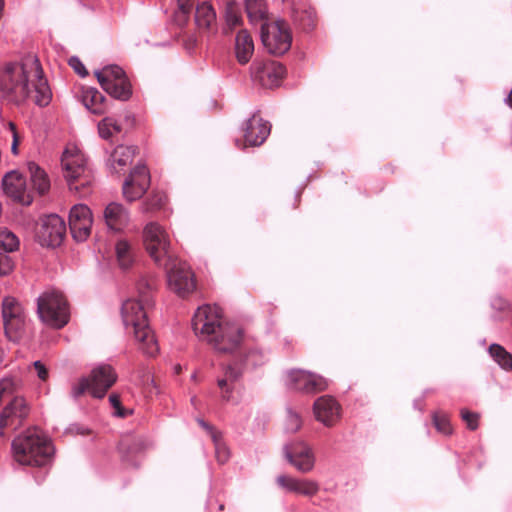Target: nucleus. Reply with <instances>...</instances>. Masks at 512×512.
Instances as JSON below:
<instances>
[{
	"instance_id": "f257e3e1",
	"label": "nucleus",
	"mask_w": 512,
	"mask_h": 512,
	"mask_svg": "<svg viewBox=\"0 0 512 512\" xmlns=\"http://www.w3.org/2000/svg\"><path fill=\"white\" fill-rule=\"evenodd\" d=\"M0 95L15 104L31 101L40 107L47 106L52 92L39 60L27 56L19 62L0 63Z\"/></svg>"
},
{
	"instance_id": "f03ea898",
	"label": "nucleus",
	"mask_w": 512,
	"mask_h": 512,
	"mask_svg": "<svg viewBox=\"0 0 512 512\" xmlns=\"http://www.w3.org/2000/svg\"><path fill=\"white\" fill-rule=\"evenodd\" d=\"M193 330L219 353H233L238 350L244 339L243 326L226 319L223 310L217 305L199 307L193 317Z\"/></svg>"
},
{
	"instance_id": "7ed1b4c3",
	"label": "nucleus",
	"mask_w": 512,
	"mask_h": 512,
	"mask_svg": "<svg viewBox=\"0 0 512 512\" xmlns=\"http://www.w3.org/2000/svg\"><path fill=\"white\" fill-rule=\"evenodd\" d=\"M11 450L13 459L26 466H45L54 454L50 440L35 428L28 429L14 438Z\"/></svg>"
},
{
	"instance_id": "20e7f679",
	"label": "nucleus",
	"mask_w": 512,
	"mask_h": 512,
	"mask_svg": "<svg viewBox=\"0 0 512 512\" xmlns=\"http://www.w3.org/2000/svg\"><path fill=\"white\" fill-rule=\"evenodd\" d=\"M145 303L138 299H128L122 304V319L125 327H131L138 349L146 356L158 354L159 346L149 327Z\"/></svg>"
},
{
	"instance_id": "39448f33",
	"label": "nucleus",
	"mask_w": 512,
	"mask_h": 512,
	"mask_svg": "<svg viewBox=\"0 0 512 512\" xmlns=\"http://www.w3.org/2000/svg\"><path fill=\"white\" fill-rule=\"evenodd\" d=\"M61 166L69 189L81 197L89 194L93 177L82 151L75 145H68L61 157Z\"/></svg>"
},
{
	"instance_id": "423d86ee",
	"label": "nucleus",
	"mask_w": 512,
	"mask_h": 512,
	"mask_svg": "<svg viewBox=\"0 0 512 512\" xmlns=\"http://www.w3.org/2000/svg\"><path fill=\"white\" fill-rule=\"evenodd\" d=\"M37 312L41 321L53 328H62L69 321L67 301L57 290H46L38 297Z\"/></svg>"
},
{
	"instance_id": "0eeeda50",
	"label": "nucleus",
	"mask_w": 512,
	"mask_h": 512,
	"mask_svg": "<svg viewBox=\"0 0 512 512\" xmlns=\"http://www.w3.org/2000/svg\"><path fill=\"white\" fill-rule=\"evenodd\" d=\"M145 250L156 265L172 261L171 239L166 229L157 222H149L143 228Z\"/></svg>"
},
{
	"instance_id": "6e6552de",
	"label": "nucleus",
	"mask_w": 512,
	"mask_h": 512,
	"mask_svg": "<svg viewBox=\"0 0 512 512\" xmlns=\"http://www.w3.org/2000/svg\"><path fill=\"white\" fill-rule=\"evenodd\" d=\"M116 380L117 375L113 368L101 364L91 371L90 377H83L73 385L71 395L77 399L88 391L95 398H103Z\"/></svg>"
},
{
	"instance_id": "1a4fd4ad",
	"label": "nucleus",
	"mask_w": 512,
	"mask_h": 512,
	"mask_svg": "<svg viewBox=\"0 0 512 512\" xmlns=\"http://www.w3.org/2000/svg\"><path fill=\"white\" fill-rule=\"evenodd\" d=\"M101 87L113 98L126 101L132 95V86L124 72L117 65H109L95 72Z\"/></svg>"
},
{
	"instance_id": "9d476101",
	"label": "nucleus",
	"mask_w": 512,
	"mask_h": 512,
	"mask_svg": "<svg viewBox=\"0 0 512 512\" xmlns=\"http://www.w3.org/2000/svg\"><path fill=\"white\" fill-rule=\"evenodd\" d=\"M262 43L270 54L283 55L292 43L289 25L283 20L267 22L261 28Z\"/></svg>"
},
{
	"instance_id": "9b49d317",
	"label": "nucleus",
	"mask_w": 512,
	"mask_h": 512,
	"mask_svg": "<svg viewBox=\"0 0 512 512\" xmlns=\"http://www.w3.org/2000/svg\"><path fill=\"white\" fill-rule=\"evenodd\" d=\"M161 267L166 269L168 287L171 291L185 297L195 290L194 273L186 262L173 257L171 262L164 263Z\"/></svg>"
},
{
	"instance_id": "f8f14e48",
	"label": "nucleus",
	"mask_w": 512,
	"mask_h": 512,
	"mask_svg": "<svg viewBox=\"0 0 512 512\" xmlns=\"http://www.w3.org/2000/svg\"><path fill=\"white\" fill-rule=\"evenodd\" d=\"M285 71V67L281 63L273 60H255L251 65L253 80L265 88L279 86Z\"/></svg>"
},
{
	"instance_id": "ddd939ff",
	"label": "nucleus",
	"mask_w": 512,
	"mask_h": 512,
	"mask_svg": "<svg viewBox=\"0 0 512 512\" xmlns=\"http://www.w3.org/2000/svg\"><path fill=\"white\" fill-rule=\"evenodd\" d=\"M65 234L64 220L56 214H51L40 220L36 236L42 246L57 247L62 243Z\"/></svg>"
},
{
	"instance_id": "4468645a",
	"label": "nucleus",
	"mask_w": 512,
	"mask_h": 512,
	"mask_svg": "<svg viewBox=\"0 0 512 512\" xmlns=\"http://www.w3.org/2000/svg\"><path fill=\"white\" fill-rule=\"evenodd\" d=\"M286 385L304 393H318L328 387V381L321 375L301 370H290L286 375Z\"/></svg>"
},
{
	"instance_id": "2eb2a0df",
	"label": "nucleus",
	"mask_w": 512,
	"mask_h": 512,
	"mask_svg": "<svg viewBox=\"0 0 512 512\" xmlns=\"http://www.w3.org/2000/svg\"><path fill=\"white\" fill-rule=\"evenodd\" d=\"M30 405L24 397L15 396L2 410L0 414V430L6 428L18 429L28 418Z\"/></svg>"
},
{
	"instance_id": "dca6fc26",
	"label": "nucleus",
	"mask_w": 512,
	"mask_h": 512,
	"mask_svg": "<svg viewBox=\"0 0 512 512\" xmlns=\"http://www.w3.org/2000/svg\"><path fill=\"white\" fill-rule=\"evenodd\" d=\"M93 224L92 212L87 205L76 204L69 213V226L73 238L78 242L85 241Z\"/></svg>"
},
{
	"instance_id": "f3484780",
	"label": "nucleus",
	"mask_w": 512,
	"mask_h": 512,
	"mask_svg": "<svg viewBox=\"0 0 512 512\" xmlns=\"http://www.w3.org/2000/svg\"><path fill=\"white\" fill-rule=\"evenodd\" d=\"M4 194L13 201L23 205H30L33 201L30 190L27 188L26 180L16 170L7 172L2 179Z\"/></svg>"
},
{
	"instance_id": "a211bd4d",
	"label": "nucleus",
	"mask_w": 512,
	"mask_h": 512,
	"mask_svg": "<svg viewBox=\"0 0 512 512\" xmlns=\"http://www.w3.org/2000/svg\"><path fill=\"white\" fill-rule=\"evenodd\" d=\"M2 316L6 334L14 338L25 324L23 307L17 299L7 296L2 302Z\"/></svg>"
},
{
	"instance_id": "6ab92c4d",
	"label": "nucleus",
	"mask_w": 512,
	"mask_h": 512,
	"mask_svg": "<svg viewBox=\"0 0 512 512\" xmlns=\"http://www.w3.org/2000/svg\"><path fill=\"white\" fill-rule=\"evenodd\" d=\"M150 186V174L146 166L138 165L130 173L123 184V196L133 202L140 199Z\"/></svg>"
},
{
	"instance_id": "aec40b11",
	"label": "nucleus",
	"mask_w": 512,
	"mask_h": 512,
	"mask_svg": "<svg viewBox=\"0 0 512 512\" xmlns=\"http://www.w3.org/2000/svg\"><path fill=\"white\" fill-rule=\"evenodd\" d=\"M285 457L299 472L309 473L315 466V456L309 445L297 442L287 445L284 449Z\"/></svg>"
},
{
	"instance_id": "412c9836",
	"label": "nucleus",
	"mask_w": 512,
	"mask_h": 512,
	"mask_svg": "<svg viewBox=\"0 0 512 512\" xmlns=\"http://www.w3.org/2000/svg\"><path fill=\"white\" fill-rule=\"evenodd\" d=\"M313 412L317 421L326 427H332L341 417V406L334 397L324 395L314 402Z\"/></svg>"
},
{
	"instance_id": "4be33fe9",
	"label": "nucleus",
	"mask_w": 512,
	"mask_h": 512,
	"mask_svg": "<svg viewBox=\"0 0 512 512\" xmlns=\"http://www.w3.org/2000/svg\"><path fill=\"white\" fill-rule=\"evenodd\" d=\"M276 483L286 492L305 497H313L320 490L319 483L315 480L307 478H296L286 474L279 475L276 478Z\"/></svg>"
},
{
	"instance_id": "5701e85b",
	"label": "nucleus",
	"mask_w": 512,
	"mask_h": 512,
	"mask_svg": "<svg viewBox=\"0 0 512 512\" xmlns=\"http://www.w3.org/2000/svg\"><path fill=\"white\" fill-rule=\"evenodd\" d=\"M270 133L268 122L264 121L258 115H253L245 124L244 139L245 144L249 146H259Z\"/></svg>"
},
{
	"instance_id": "b1692460",
	"label": "nucleus",
	"mask_w": 512,
	"mask_h": 512,
	"mask_svg": "<svg viewBox=\"0 0 512 512\" xmlns=\"http://www.w3.org/2000/svg\"><path fill=\"white\" fill-rule=\"evenodd\" d=\"M83 105L95 115H103L107 111L106 99L101 92L94 87L81 86L77 92Z\"/></svg>"
},
{
	"instance_id": "393cba45",
	"label": "nucleus",
	"mask_w": 512,
	"mask_h": 512,
	"mask_svg": "<svg viewBox=\"0 0 512 512\" xmlns=\"http://www.w3.org/2000/svg\"><path fill=\"white\" fill-rule=\"evenodd\" d=\"M104 219L109 229L123 231L129 223L130 215L122 204L111 202L104 210Z\"/></svg>"
},
{
	"instance_id": "a878e982",
	"label": "nucleus",
	"mask_w": 512,
	"mask_h": 512,
	"mask_svg": "<svg viewBox=\"0 0 512 512\" xmlns=\"http://www.w3.org/2000/svg\"><path fill=\"white\" fill-rule=\"evenodd\" d=\"M235 52L240 64H246L250 61L254 52V43L246 30L238 32L236 36Z\"/></svg>"
},
{
	"instance_id": "bb28decb",
	"label": "nucleus",
	"mask_w": 512,
	"mask_h": 512,
	"mask_svg": "<svg viewBox=\"0 0 512 512\" xmlns=\"http://www.w3.org/2000/svg\"><path fill=\"white\" fill-rule=\"evenodd\" d=\"M115 258L121 269L132 266L135 260V248L127 239H118L115 243Z\"/></svg>"
},
{
	"instance_id": "cd10ccee",
	"label": "nucleus",
	"mask_w": 512,
	"mask_h": 512,
	"mask_svg": "<svg viewBox=\"0 0 512 512\" xmlns=\"http://www.w3.org/2000/svg\"><path fill=\"white\" fill-rule=\"evenodd\" d=\"M195 23L202 30H211L216 26V13L211 4L202 2L197 5Z\"/></svg>"
},
{
	"instance_id": "c85d7f7f",
	"label": "nucleus",
	"mask_w": 512,
	"mask_h": 512,
	"mask_svg": "<svg viewBox=\"0 0 512 512\" xmlns=\"http://www.w3.org/2000/svg\"><path fill=\"white\" fill-rule=\"evenodd\" d=\"M135 156V148L132 146H124L119 145L117 146L110 158L109 163L110 166L116 171L122 170L124 167L132 163L133 158Z\"/></svg>"
},
{
	"instance_id": "c756f323",
	"label": "nucleus",
	"mask_w": 512,
	"mask_h": 512,
	"mask_svg": "<svg viewBox=\"0 0 512 512\" xmlns=\"http://www.w3.org/2000/svg\"><path fill=\"white\" fill-rule=\"evenodd\" d=\"M242 376V371L234 366H228L225 369L224 378L218 380V386L221 389L222 398L229 401L232 397L233 384Z\"/></svg>"
},
{
	"instance_id": "7c9ffc66",
	"label": "nucleus",
	"mask_w": 512,
	"mask_h": 512,
	"mask_svg": "<svg viewBox=\"0 0 512 512\" xmlns=\"http://www.w3.org/2000/svg\"><path fill=\"white\" fill-rule=\"evenodd\" d=\"M28 170L30 173V179L34 189L39 194H45L50 189V179L45 172L38 164L35 162L28 163Z\"/></svg>"
},
{
	"instance_id": "2f4dec72",
	"label": "nucleus",
	"mask_w": 512,
	"mask_h": 512,
	"mask_svg": "<svg viewBox=\"0 0 512 512\" xmlns=\"http://www.w3.org/2000/svg\"><path fill=\"white\" fill-rule=\"evenodd\" d=\"M245 9L250 22L256 23L267 17V4L265 0H245Z\"/></svg>"
},
{
	"instance_id": "473e14b6",
	"label": "nucleus",
	"mask_w": 512,
	"mask_h": 512,
	"mask_svg": "<svg viewBox=\"0 0 512 512\" xmlns=\"http://www.w3.org/2000/svg\"><path fill=\"white\" fill-rule=\"evenodd\" d=\"M489 353L501 368L505 370L512 369V355L507 352L501 345H490Z\"/></svg>"
},
{
	"instance_id": "72a5a7b5",
	"label": "nucleus",
	"mask_w": 512,
	"mask_h": 512,
	"mask_svg": "<svg viewBox=\"0 0 512 512\" xmlns=\"http://www.w3.org/2000/svg\"><path fill=\"white\" fill-rule=\"evenodd\" d=\"M121 132V126L113 117H105L98 123V133L103 139H110Z\"/></svg>"
},
{
	"instance_id": "f704fd0d",
	"label": "nucleus",
	"mask_w": 512,
	"mask_h": 512,
	"mask_svg": "<svg viewBox=\"0 0 512 512\" xmlns=\"http://www.w3.org/2000/svg\"><path fill=\"white\" fill-rule=\"evenodd\" d=\"M19 247L18 237L6 227H0V248L13 252Z\"/></svg>"
},
{
	"instance_id": "c9c22d12",
	"label": "nucleus",
	"mask_w": 512,
	"mask_h": 512,
	"mask_svg": "<svg viewBox=\"0 0 512 512\" xmlns=\"http://www.w3.org/2000/svg\"><path fill=\"white\" fill-rule=\"evenodd\" d=\"M167 201V195L162 191H156L143 203V211L151 212L161 209Z\"/></svg>"
},
{
	"instance_id": "e433bc0d",
	"label": "nucleus",
	"mask_w": 512,
	"mask_h": 512,
	"mask_svg": "<svg viewBox=\"0 0 512 512\" xmlns=\"http://www.w3.org/2000/svg\"><path fill=\"white\" fill-rule=\"evenodd\" d=\"M433 423L438 432L444 435H451L453 432L449 417L443 412H435L432 416Z\"/></svg>"
},
{
	"instance_id": "4c0bfd02",
	"label": "nucleus",
	"mask_w": 512,
	"mask_h": 512,
	"mask_svg": "<svg viewBox=\"0 0 512 512\" xmlns=\"http://www.w3.org/2000/svg\"><path fill=\"white\" fill-rule=\"evenodd\" d=\"M460 416L462 420L466 423V426L470 430H476L479 426V414L475 412H471L468 409H461Z\"/></svg>"
},
{
	"instance_id": "58836bf2",
	"label": "nucleus",
	"mask_w": 512,
	"mask_h": 512,
	"mask_svg": "<svg viewBox=\"0 0 512 512\" xmlns=\"http://www.w3.org/2000/svg\"><path fill=\"white\" fill-rule=\"evenodd\" d=\"M302 426V420L299 414L294 411L289 410L286 420V429L289 432H296Z\"/></svg>"
},
{
	"instance_id": "ea45409f",
	"label": "nucleus",
	"mask_w": 512,
	"mask_h": 512,
	"mask_svg": "<svg viewBox=\"0 0 512 512\" xmlns=\"http://www.w3.org/2000/svg\"><path fill=\"white\" fill-rule=\"evenodd\" d=\"M212 437L215 442L216 458L219 463L224 464L229 459V456H230L229 450L224 444H221L218 442L215 434L212 433Z\"/></svg>"
},
{
	"instance_id": "a19ab883",
	"label": "nucleus",
	"mask_w": 512,
	"mask_h": 512,
	"mask_svg": "<svg viewBox=\"0 0 512 512\" xmlns=\"http://www.w3.org/2000/svg\"><path fill=\"white\" fill-rule=\"evenodd\" d=\"M14 270V264L11 259L6 254L0 253V275L7 276Z\"/></svg>"
},
{
	"instance_id": "79ce46f5",
	"label": "nucleus",
	"mask_w": 512,
	"mask_h": 512,
	"mask_svg": "<svg viewBox=\"0 0 512 512\" xmlns=\"http://www.w3.org/2000/svg\"><path fill=\"white\" fill-rule=\"evenodd\" d=\"M32 367L35 370L37 377L41 381L45 382L48 380L49 370L43 362L37 360V361L33 362Z\"/></svg>"
},
{
	"instance_id": "37998d69",
	"label": "nucleus",
	"mask_w": 512,
	"mask_h": 512,
	"mask_svg": "<svg viewBox=\"0 0 512 512\" xmlns=\"http://www.w3.org/2000/svg\"><path fill=\"white\" fill-rule=\"evenodd\" d=\"M8 127L12 134L11 152L14 155H18V145H19L20 139H19L18 133L16 131V126L13 122H9Z\"/></svg>"
},
{
	"instance_id": "c03bdc74",
	"label": "nucleus",
	"mask_w": 512,
	"mask_h": 512,
	"mask_svg": "<svg viewBox=\"0 0 512 512\" xmlns=\"http://www.w3.org/2000/svg\"><path fill=\"white\" fill-rule=\"evenodd\" d=\"M69 65L80 76L84 77L87 75V70H86L84 64L77 57L70 58Z\"/></svg>"
},
{
	"instance_id": "a18cd8bd",
	"label": "nucleus",
	"mask_w": 512,
	"mask_h": 512,
	"mask_svg": "<svg viewBox=\"0 0 512 512\" xmlns=\"http://www.w3.org/2000/svg\"><path fill=\"white\" fill-rule=\"evenodd\" d=\"M109 401L113 408H115V415L119 417H125L128 413L124 411V409L121 407L120 399L116 394H111L109 396Z\"/></svg>"
},
{
	"instance_id": "49530a36",
	"label": "nucleus",
	"mask_w": 512,
	"mask_h": 512,
	"mask_svg": "<svg viewBox=\"0 0 512 512\" xmlns=\"http://www.w3.org/2000/svg\"><path fill=\"white\" fill-rule=\"evenodd\" d=\"M226 20L228 25H230L231 27H235L240 24L241 17L236 12L228 10L226 13Z\"/></svg>"
},
{
	"instance_id": "de8ad7c7",
	"label": "nucleus",
	"mask_w": 512,
	"mask_h": 512,
	"mask_svg": "<svg viewBox=\"0 0 512 512\" xmlns=\"http://www.w3.org/2000/svg\"><path fill=\"white\" fill-rule=\"evenodd\" d=\"M178 8L183 14H189L193 8L194 0H177Z\"/></svg>"
},
{
	"instance_id": "09e8293b",
	"label": "nucleus",
	"mask_w": 512,
	"mask_h": 512,
	"mask_svg": "<svg viewBox=\"0 0 512 512\" xmlns=\"http://www.w3.org/2000/svg\"><path fill=\"white\" fill-rule=\"evenodd\" d=\"M134 449L136 451L143 449V441L137 440L134 442Z\"/></svg>"
},
{
	"instance_id": "8fccbe9b",
	"label": "nucleus",
	"mask_w": 512,
	"mask_h": 512,
	"mask_svg": "<svg viewBox=\"0 0 512 512\" xmlns=\"http://www.w3.org/2000/svg\"><path fill=\"white\" fill-rule=\"evenodd\" d=\"M198 422H199V424H200L203 428H205V429H207V430H211V427H210L207 423H205L203 420H198Z\"/></svg>"
},
{
	"instance_id": "3c124183",
	"label": "nucleus",
	"mask_w": 512,
	"mask_h": 512,
	"mask_svg": "<svg viewBox=\"0 0 512 512\" xmlns=\"http://www.w3.org/2000/svg\"><path fill=\"white\" fill-rule=\"evenodd\" d=\"M3 355H4V352H3V350L0 348V361H1V360H2V358H3Z\"/></svg>"
},
{
	"instance_id": "603ef678",
	"label": "nucleus",
	"mask_w": 512,
	"mask_h": 512,
	"mask_svg": "<svg viewBox=\"0 0 512 512\" xmlns=\"http://www.w3.org/2000/svg\"><path fill=\"white\" fill-rule=\"evenodd\" d=\"M219 509H220V510H223V509H224V506H223V505H220V506H219Z\"/></svg>"
}]
</instances>
